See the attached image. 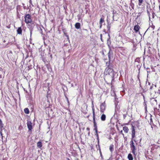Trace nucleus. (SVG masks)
I'll list each match as a JSON object with an SVG mask.
<instances>
[{"mask_svg": "<svg viewBox=\"0 0 160 160\" xmlns=\"http://www.w3.org/2000/svg\"><path fill=\"white\" fill-rule=\"evenodd\" d=\"M159 10H160V5L159 6Z\"/></svg>", "mask_w": 160, "mask_h": 160, "instance_id": "c03bdc74", "label": "nucleus"}, {"mask_svg": "<svg viewBox=\"0 0 160 160\" xmlns=\"http://www.w3.org/2000/svg\"><path fill=\"white\" fill-rule=\"evenodd\" d=\"M106 64L107 67L106 68L105 70V72L107 74H108L109 75H110L113 73V70L112 68V67L110 64L109 62H106Z\"/></svg>", "mask_w": 160, "mask_h": 160, "instance_id": "f257e3e1", "label": "nucleus"}, {"mask_svg": "<svg viewBox=\"0 0 160 160\" xmlns=\"http://www.w3.org/2000/svg\"><path fill=\"white\" fill-rule=\"evenodd\" d=\"M100 37H101V38H102V34H100Z\"/></svg>", "mask_w": 160, "mask_h": 160, "instance_id": "58836bf2", "label": "nucleus"}, {"mask_svg": "<svg viewBox=\"0 0 160 160\" xmlns=\"http://www.w3.org/2000/svg\"><path fill=\"white\" fill-rule=\"evenodd\" d=\"M127 112H126L125 113H124L123 114V118L125 119L126 117L127 116Z\"/></svg>", "mask_w": 160, "mask_h": 160, "instance_id": "5701e85b", "label": "nucleus"}, {"mask_svg": "<svg viewBox=\"0 0 160 160\" xmlns=\"http://www.w3.org/2000/svg\"><path fill=\"white\" fill-rule=\"evenodd\" d=\"M3 127V124L2 122L1 123H0V127L1 128H2Z\"/></svg>", "mask_w": 160, "mask_h": 160, "instance_id": "bb28decb", "label": "nucleus"}, {"mask_svg": "<svg viewBox=\"0 0 160 160\" xmlns=\"http://www.w3.org/2000/svg\"><path fill=\"white\" fill-rule=\"evenodd\" d=\"M132 139H133L135 137V130L134 127L133 126H132Z\"/></svg>", "mask_w": 160, "mask_h": 160, "instance_id": "0eeeda50", "label": "nucleus"}, {"mask_svg": "<svg viewBox=\"0 0 160 160\" xmlns=\"http://www.w3.org/2000/svg\"><path fill=\"white\" fill-rule=\"evenodd\" d=\"M126 110L125 109H124L123 110V112H126Z\"/></svg>", "mask_w": 160, "mask_h": 160, "instance_id": "e433bc0d", "label": "nucleus"}, {"mask_svg": "<svg viewBox=\"0 0 160 160\" xmlns=\"http://www.w3.org/2000/svg\"><path fill=\"white\" fill-rule=\"evenodd\" d=\"M123 130L125 133H127L128 132L129 129L126 126H124L123 127Z\"/></svg>", "mask_w": 160, "mask_h": 160, "instance_id": "f8f14e48", "label": "nucleus"}, {"mask_svg": "<svg viewBox=\"0 0 160 160\" xmlns=\"http://www.w3.org/2000/svg\"><path fill=\"white\" fill-rule=\"evenodd\" d=\"M120 133L123 135V137H124V134L122 132V130H121L120 131Z\"/></svg>", "mask_w": 160, "mask_h": 160, "instance_id": "cd10ccee", "label": "nucleus"}, {"mask_svg": "<svg viewBox=\"0 0 160 160\" xmlns=\"http://www.w3.org/2000/svg\"><path fill=\"white\" fill-rule=\"evenodd\" d=\"M106 105L105 102L102 103L100 105V111L102 113H103L105 110Z\"/></svg>", "mask_w": 160, "mask_h": 160, "instance_id": "39448f33", "label": "nucleus"}, {"mask_svg": "<svg viewBox=\"0 0 160 160\" xmlns=\"http://www.w3.org/2000/svg\"><path fill=\"white\" fill-rule=\"evenodd\" d=\"M3 42H6V41L5 40H3Z\"/></svg>", "mask_w": 160, "mask_h": 160, "instance_id": "37998d69", "label": "nucleus"}, {"mask_svg": "<svg viewBox=\"0 0 160 160\" xmlns=\"http://www.w3.org/2000/svg\"><path fill=\"white\" fill-rule=\"evenodd\" d=\"M29 3H30V5H29V6L30 7L31 6V5H32V7L33 6L32 3V0H29Z\"/></svg>", "mask_w": 160, "mask_h": 160, "instance_id": "393cba45", "label": "nucleus"}, {"mask_svg": "<svg viewBox=\"0 0 160 160\" xmlns=\"http://www.w3.org/2000/svg\"><path fill=\"white\" fill-rule=\"evenodd\" d=\"M148 53H151V51H150V50L149 49V48H150V47H148Z\"/></svg>", "mask_w": 160, "mask_h": 160, "instance_id": "a878e982", "label": "nucleus"}, {"mask_svg": "<svg viewBox=\"0 0 160 160\" xmlns=\"http://www.w3.org/2000/svg\"><path fill=\"white\" fill-rule=\"evenodd\" d=\"M113 146H114L112 144L110 145V146L109 149L111 152H112V151H113Z\"/></svg>", "mask_w": 160, "mask_h": 160, "instance_id": "aec40b11", "label": "nucleus"}, {"mask_svg": "<svg viewBox=\"0 0 160 160\" xmlns=\"http://www.w3.org/2000/svg\"><path fill=\"white\" fill-rule=\"evenodd\" d=\"M133 140L135 141V140L133 139H132V140L130 142V148H131V150L132 151V153L135 154V150H136L135 146V143L133 142Z\"/></svg>", "mask_w": 160, "mask_h": 160, "instance_id": "f03ea898", "label": "nucleus"}, {"mask_svg": "<svg viewBox=\"0 0 160 160\" xmlns=\"http://www.w3.org/2000/svg\"><path fill=\"white\" fill-rule=\"evenodd\" d=\"M107 21L108 22V25L107 26V28L108 30H110L111 28V23L109 22L108 20H107Z\"/></svg>", "mask_w": 160, "mask_h": 160, "instance_id": "4468645a", "label": "nucleus"}, {"mask_svg": "<svg viewBox=\"0 0 160 160\" xmlns=\"http://www.w3.org/2000/svg\"><path fill=\"white\" fill-rule=\"evenodd\" d=\"M65 97H66V98L67 99V101L68 102V103H69V100H68V98H67V97L66 96H65Z\"/></svg>", "mask_w": 160, "mask_h": 160, "instance_id": "7c9ffc66", "label": "nucleus"}, {"mask_svg": "<svg viewBox=\"0 0 160 160\" xmlns=\"http://www.w3.org/2000/svg\"><path fill=\"white\" fill-rule=\"evenodd\" d=\"M78 19H80V16L79 15H78Z\"/></svg>", "mask_w": 160, "mask_h": 160, "instance_id": "72a5a7b5", "label": "nucleus"}, {"mask_svg": "<svg viewBox=\"0 0 160 160\" xmlns=\"http://www.w3.org/2000/svg\"><path fill=\"white\" fill-rule=\"evenodd\" d=\"M25 21L27 23H31L32 22V20L31 18V15L29 14H27L25 16Z\"/></svg>", "mask_w": 160, "mask_h": 160, "instance_id": "7ed1b4c3", "label": "nucleus"}, {"mask_svg": "<svg viewBox=\"0 0 160 160\" xmlns=\"http://www.w3.org/2000/svg\"><path fill=\"white\" fill-rule=\"evenodd\" d=\"M30 39L31 40V37H30Z\"/></svg>", "mask_w": 160, "mask_h": 160, "instance_id": "a18cd8bd", "label": "nucleus"}, {"mask_svg": "<svg viewBox=\"0 0 160 160\" xmlns=\"http://www.w3.org/2000/svg\"><path fill=\"white\" fill-rule=\"evenodd\" d=\"M22 29L21 27L18 28L17 30V32L18 34H22Z\"/></svg>", "mask_w": 160, "mask_h": 160, "instance_id": "9b49d317", "label": "nucleus"}, {"mask_svg": "<svg viewBox=\"0 0 160 160\" xmlns=\"http://www.w3.org/2000/svg\"><path fill=\"white\" fill-rule=\"evenodd\" d=\"M145 108H146H146H147L146 106Z\"/></svg>", "mask_w": 160, "mask_h": 160, "instance_id": "49530a36", "label": "nucleus"}, {"mask_svg": "<svg viewBox=\"0 0 160 160\" xmlns=\"http://www.w3.org/2000/svg\"><path fill=\"white\" fill-rule=\"evenodd\" d=\"M75 26L76 28L79 29L80 28V24L79 22H77L75 24Z\"/></svg>", "mask_w": 160, "mask_h": 160, "instance_id": "ddd939ff", "label": "nucleus"}, {"mask_svg": "<svg viewBox=\"0 0 160 160\" xmlns=\"http://www.w3.org/2000/svg\"><path fill=\"white\" fill-rule=\"evenodd\" d=\"M153 84H152V86H151L150 88V89L151 90L152 89V87H153Z\"/></svg>", "mask_w": 160, "mask_h": 160, "instance_id": "2f4dec72", "label": "nucleus"}, {"mask_svg": "<svg viewBox=\"0 0 160 160\" xmlns=\"http://www.w3.org/2000/svg\"><path fill=\"white\" fill-rule=\"evenodd\" d=\"M128 159L129 160H133V158L132 157V155L131 154L129 153L128 154Z\"/></svg>", "mask_w": 160, "mask_h": 160, "instance_id": "f3484780", "label": "nucleus"}, {"mask_svg": "<svg viewBox=\"0 0 160 160\" xmlns=\"http://www.w3.org/2000/svg\"><path fill=\"white\" fill-rule=\"evenodd\" d=\"M32 123L30 121L28 120L27 123L28 128L29 131H31L32 129Z\"/></svg>", "mask_w": 160, "mask_h": 160, "instance_id": "20e7f679", "label": "nucleus"}, {"mask_svg": "<svg viewBox=\"0 0 160 160\" xmlns=\"http://www.w3.org/2000/svg\"><path fill=\"white\" fill-rule=\"evenodd\" d=\"M101 119L102 121H105L106 119V116L105 114H103L101 116Z\"/></svg>", "mask_w": 160, "mask_h": 160, "instance_id": "9d476101", "label": "nucleus"}, {"mask_svg": "<svg viewBox=\"0 0 160 160\" xmlns=\"http://www.w3.org/2000/svg\"><path fill=\"white\" fill-rule=\"evenodd\" d=\"M87 130L88 131H89L90 130V129H89V128H87Z\"/></svg>", "mask_w": 160, "mask_h": 160, "instance_id": "4c0bfd02", "label": "nucleus"}, {"mask_svg": "<svg viewBox=\"0 0 160 160\" xmlns=\"http://www.w3.org/2000/svg\"><path fill=\"white\" fill-rule=\"evenodd\" d=\"M32 32V30H30V37H31Z\"/></svg>", "mask_w": 160, "mask_h": 160, "instance_id": "473e14b6", "label": "nucleus"}, {"mask_svg": "<svg viewBox=\"0 0 160 160\" xmlns=\"http://www.w3.org/2000/svg\"><path fill=\"white\" fill-rule=\"evenodd\" d=\"M104 21V18H101L100 21H99V24H102V23Z\"/></svg>", "mask_w": 160, "mask_h": 160, "instance_id": "a211bd4d", "label": "nucleus"}, {"mask_svg": "<svg viewBox=\"0 0 160 160\" xmlns=\"http://www.w3.org/2000/svg\"><path fill=\"white\" fill-rule=\"evenodd\" d=\"M140 29V27L138 25H136L134 27V30L136 32L138 31Z\"/></svg>", "mask_w": 160, "mask_h": 160, "instance_id": "dca6fc26", "label": "nucleus"}, {"mask_svg": "<svg viewBox=\"0 0 160 160\" xmlns=\"http://www.w3.org/2000/svg\"><path fill=\"white\" fill-rule=\"evenodd\" d=\"M93 124H94V130H95L96 133H98V129L97 127V123L96 122L95 120H93Z\"/></svg>", "mask_w": 160, "mask_h": 160, "instance_id": "6e6552de", "label": "nucleus"}, {"mask_svg": "<svg viewBox=\"0 0 160 160\" xmlns=\"http://www.w3.org/2000/svg\"><path fill=\"white\" fill-rule=\"evenodd\" d=\"M109 52L108 53V56L110 61L111 58H112L113 52L111 50V48H109Z\"/></svg>", "mask_w": 160, "mask_h": 160, "instance_id": "423d86ee", "label": "nucleus"}, {"mask_svg": "<svg viewBox=\"0 0 160 160\" xmlns=\"http://www.w3.org/2000/svg\"><path fill=\"white\" fill-rule=\"evenodd\" d=\"M107 44H108V46L109 47V48H111L110 47V45H111V42L109 40V39H108L107 40Z\"/></svg>", "mask_w": 160, "mask_h": 160, "instance_id": "412c9836", "label": "nucleus"}, {"mask_svg": "<svg viewBox=\"0 0 160 160\" xmlns=\"http://www.w3.org/2000/svg\"><path fill=\"white\" fill-rule=\"evenodd\" d=\"M101 38V40L102 41V42H103V41L102 40V38Z\"/></svg>", "mask_w": 160, "mask_h": 160, "instance_id": "ea45409f", "label": "nucleus"}, {"mask_svg": "<svg viewBox=\"0 0 160 160\" xmlns=\"http://www.w3.org/2000/svg\"><path fill=\"white\" fill-rule=\"evenodd\" d=\"M99 25H100V28H101L102 27V24H99Z\"/></svg>", "mask_w": 160, "mask_h": 160, "instance_id": "c9c22d12", "label": "nucleus"}, {"mask_svg": "<svg viewBox=\"0 0 160 160\" xmlns=\"http://www.w3.org/2000/svg\"><path fill=\"white\" fill-rule=\"evenodd\" d=\"M146 48H145V50H146Z\"/></svg>", "mask_w": 160, "mask_h": 160, "instance_id": "de8ad7c7", "label": "nucleus"}, {"mask_svg": "<svg viewBox=\"0 0 160 160\" xmlns=\"http://www.w3.org/2000/svg\"><path fill=\"white\" fill-rule=\"evenodd\" d=\"M24 112L26 114H28L29 112V109L28 108H26L24 109Z\"/></svg>", "mask_w": 160, "mask_h": 160, "instance_id": "6ab92c4d", "label": "nucleus"}, {"mask_svg": "<svg viewBox=\"0 0 160 160\" xmlns=\"http://www.w3.org/2000/svg\"><path fill=\"white\" fill-rule=\"evenodd\" d=\"M95 135H96V136L97 137V139L98 140V143L99 142V136H98V133H96Z\"/></svg>", "mask_w": 160, "mask_h": 160, "instance_id": "b1692460", "label": "nucleus"}, {"mask_svg": "<svg viewBox=\"0 0 160 160\" xmlns=\"http://www.w3.org/2000/svg\"><path fill=\"white\" fill-rule=\"evenodd\" d=\"M148 84L149 85H150V83L149 82H148Z\"/></svg>", "mask_w": 160, "mask_h": 160, "instance_id": "79ce46f5", "label": "nucleus"}, {"mask_svg": "<svg viewBox=\"0 0 160 160\" xmlns=\"http://www.w3.org/2000/svg\"><path fill=\"white\" fill-rule=\"evenodd\" d=\"M147 13H148V15L149 16V15L150 14V12H149L148 10H147Z\"/></svg>", "mask_w": 160, "mask_h": 160, "instance_id": "f704fd0d", "label": "nucleus"}, {"mask_svg": "<svg viewBox=\"0 0 160 160\" xmlns=\"http://www.w3.org/2000/svg\"><path fill=\"white\" fill-rule=\"evenodd\" d=\"M143 0H138V2H139V3H138V5L139 6H141L142 2H143Z\"/></svg>", "mask_w": 160, "mask_h": 160, "instance_id": "4be33fe9", "label": "nucleus"}, {"mask_svg": "<svg viewBox=\"0 0 160 160\" xmlns=\"http://www.w3.org/2000/svg\"><path fill=\"white\" fill-rule=\"evenodd\" d=\"M92 114H93V120H95V110L93 104H92Z\"/></svg>", "mask_w": 160, "mask_h": 160, "instance_id": "1a4fd4ad", "label": "nucleus"}, {"mask_svg": "<svg viewBox=\"0 0 160 160\" xmlns=\"http://www.w3.org/2000/svg\"><path fill=\"white\" fill-rule=\"evenodd\" d=\"M115 13V12H114V11H113V17H112V19H113V21H114V14Z\"/></svg>", "mask_w": 160, "mask_h": 160, "instance_id": "c85d7f7f", "label": "nucleus"}, {"mask_svg": "<svg viewBox=\"0 0 160 160\" xmlns=\"http://www.w3.org/2000/svg\"><path fill=\"white\" fill-rule=\"evenodd\" d=\"M2 122V121H1V119H0V123Z\"/></svg>", "mask_w": 160, "mask_h": 160, "instance_id": "a19ab883", "label": "nucleus"}, {"mask_svg": "<svg viewBox=\"0 0 160 160\" xmlns=\"http://www.w3.org/2000/svg\"><path fill=\"white\" fill-rule=\"evenodd\" d=\"M48 54H49V55H50V57L51 58V59H52V54H51L50 53H49Z\"/></svg>", "mask_w": 160, "mask_h": 160, "instance_id": "c756f323", "label": "nucleus"}, {"mask_svg": "<svg viewBox=\"0 0 160 160\" xmlns=\"http://www.w3.org/2000/svg\"><path fill=\"white\" fill-rule=\"evenodd\" d=\"M37 147L40 148L42 146V143L40 141L38 142L37 143Z\"/></svg>", "mask_w": 160, "mask_h": 160, "instance_id": "2eb2a0df", "label": "nucleus"}]
</instances>
